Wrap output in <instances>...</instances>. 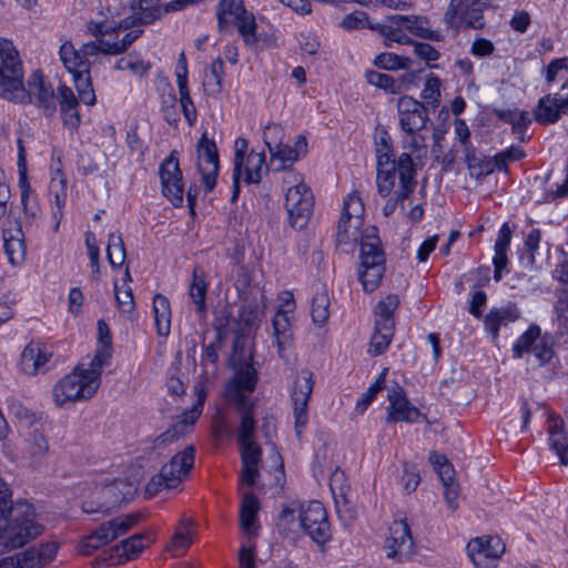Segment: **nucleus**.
Instances as JSON below:
<instances>
[{"instance_id":"obj_10","label":"nucleus","mask_w":568,"mask_h":568,"mask_svg":"<svg viewBox=\"0 0 568 568\" xmlns=\"http://www.w3.org/2000/svg\"><path fill=\"white\" fill-rule=\"evenodd\" d=\"M22 63L11 40L0 38V97L18 101L24 95Z\"/></svg>"},{"instance_id":"obj_13","label":"nucleus","mask_w":568,"mask_h":568,"mask_svg":"<svg viewBox=\"0 0 568 568\" xmlns=\"http://www.w3.org/2000/svg\"><path fill=\"white\" fill-rule=\"evenodd\" d=\"M95 38L94 41L83 43L79 50L70 41L60 47V59L69 72L90 73L91 58H97L100 53L109 54L106 44H110V41L103 37Z\"/></svg>"},{"instance_id":"obj_60","label":"nucleus","mask_w":568,"mask_h":568,"mask_svg":"<svg viewBox=\"0 0 568 568\" xmlns=\"http://www.w3.org/2000/svg\"><path fill=\"white\" fill-rule=\"evenodd\" d=\"M178 89H179V95H180L179 102H180L183 115H184L185 120L189 122V124L193 125L196 121L197 113H196L195 105L190 95L189 84L187 85H179Z\"/></svg>"},{"instance_id":"obj_18","label":"nucleus","mask_w":568,"mask_h":568,"mask_svg":"<svg viewBox=\"0 0 568 568\" xmlns=\"http://www.w3.org/2000/svg\"><path fill=\"white\" fill-rule=\"evenodd\" d=\"M314 387V376L310 371H301L292 388V403L296 435L300 436L308 420L307 405Z\"/></svg>"},{"instance_id":"obj_11","label":"nucleus","mask_w":568,"mask_h":568,"mask_svg":"<svg viewBox=\"0 0 568 568\" xmlns=\"http://www.w3.org/2000/svg\"><path fill=\"white\" fill-rule=\"evenodd\" d=\"M135 493V487L126 479H116L111 484L95 487L84 500L82 509L87 514L109 515L120 504L129 501Z\"/></svg>"},{"instance_id":"obj_47","label":"nucleus","mask_w":568,"mask_h":568,"mask_svg":"<svg viewBox=\"0 0 568 568\" xmlns=\"http://www.w3.org/2000/svg\"><path fill=\"white\" fill-rule=\"evenodd\" d=\"M4 252L12 264H19L24 260L26 245L21 225L16 230V235H3Z\"/></svg>"},{"instance_id":"obj_31","label":"nucleus","mask_w":568,"mask_h":568,"mask_svg":"<svg viewBox=\"0 0 568 568\" xmlns=\"http://www.w3.org/2000/svg\"><path fill=\"white\" fill-rule=\"evenodd\" d=\"M57 552L55 542L32 546L16 555V568H43L53 560Z\"/></svg>"},{"instance_id":"obj_30","label":"nucleus","mask_w":568,"mask_h":568,"mask_svg":"<svg viewBox=\"0 0 568 568\" xmlns=\"http://www.w3.org/2000/svg\"><path fill=\"white\" fill-rule=\"evenodd\" d=\"M51 357L52 353L45 345L31 342L22 351L19 364L20 369L22 373L30 376L45 372Z\"/></svg>"},{"instance_id":"obj_20","label":"nucleus","mask_w":568,"mask_h":568,"mask_svg":"<svg viewBox=\"0 0 568 568\" xmlns=\"http://www.w3.org/2000/svg\"><path fill=\"white\" fill-rule=\"evenodd\" d=\"M505 551V544L499 537L484 536L471 539L467 554L476 568H494Z\"/></svg>"},{"instance_id":"obj_3","label":"nucleus","mask_w":568,"mask_h":568,"mask_svg":"<svg viewBox=\"0 0 568 568\" xmlns=\"http://www.w3.org/2000/svg\"><path fill=\"white\" fill-rule=\"evenodd\" d=\"M43 530L34 508L27 501L11 503V489L0 477V554L19 548Z\"/></svg>"},{"instance_id":"obj_7","label":"nucleus","mask_w":568,"mask_h":568,"mask_svg":"<svg viewBox=\"0 0 568 568\" xmlns=\"http://www.w3.org/2000/svg\"><path fill=\"white\" fill-rule=\"evenodd\" d=\"M283 183L286 187L285 209L290 225L296 230H302L306 226L313 212V193L301 175L293 171L286 173Z\"/></svg>"},{"instance_id":"obj_56","label":"nucleus","mask_w":568,"mask_h":568,"mask_svg":"<svg viewBox=\"0 0 568 568\" xmlns=\"http://www.w3.org/2000/svg\"><path fill=\"white\" fill-rule=\"evenodd\" d=\"M410 59L393 52H383L375 57L374 64L384 70H406L410 67Z\"/></svg>"},{"instance_id":"obj_5","label":"nucleus","mask_w":568,"mask_h":568,"mask_svg":"<svg viewBox=\"0 0 568 568\" xmlns=\"http://www.w3.org/2000/svg\"><path fill=\"white\" fill-rule=\"evenodd\" d=\"M102 369L103 367H93L90 362L87 368L83 365L78 366L61 378L52 388L55 405L62 407L91 398L100 387Z\"/></svg>"},{"instance_id":"obj_17","label":"nucleus","mask_w":568,"mask_h":568,"mask_svg":"<svg viewBox=\"0 0 568 568\" xmlns=\"http://www.w3.org/2000/svg\"><path fill=\"white\" fill-rule=\"evenodd\" d=\"M483 8V0H450L444 20L449 28L465 24L471 29H481L485 24Z\"/></svg>"},{"instance_id":"obj_54","label":"nucleus","mask_w":568,"mask_h":568,"mask_svg":"<svg viewBox=\"0 0 568 568\" xmlns=\"http://www.w3.org/2000/svg\"><path fill=\"white\" fill-rule=\"evenodd\" d=\"M402 143L403 149L407 150L406 153L410 155L413 162V156L417 160H420L422 158L426 156V141L425 138L420 133H418V131L405 132V136Z\"/></svg>"},{"instance_id":"obj_4","label":"nucleus","mask_w":568,"mask_h":568,"mask_svg":"<svg viewBox=\"0 0 568 568\" xmlns=\"http://www.w3.org/2000/svg\"><path fill=\"white\" fill-rule=\"evenodd\" d=\"M276 526L278 532L291 541H296L303 535L310 536L318 545L331 539L326 509L317 500L287 504L280 513Z\"/></svg>"},{"instance_id":"obj_16","label":"nucleus","mask_w":568,"mask_h":568,"mask_svg":"<svg viewBox=\"0 0 568 568\" xmlns=\"http://www.w3.org/2000/svg\"><path fill=\"white\" fill-rule=\"evenodd\" d=\"M22 430L24 450L33 460L42 459L49 452V443L41 422L27 409L17 412Z\"/></svg>"},{"instance_id":"obj_52","label":"nucleus","mask_w":568,"mask_h":568,"mask_svg":"<svg viewBox=\"0 0 568 568\" xmlns=\"http://www.w3.org/2000/svg\"><path fill=\"white\" fill-rule=\"evenodd\" d=\"M271 165L275 171H285L298 160L296 152L288 144H281L270 152Z\"/></svg>"},{"instance_id":"obj_38","label":"nucleus","mask_w":568,"mask_h":568,"mask_svg":"<svg viewBox=\"0 0 568 568\" xmlns=\"http://www.w3.org/2000/svg\"><path fill=\"white\" fill-rule=\"evenodd\" d=\"M465 162L470 175L476 180L484 179L495 170L491 158L478 153L474 148H467L465 152Z\"/></svg>"},{"instance_id":"obj_62","label":"nucleus","mask_w":568,"mask_h":568,"mask_svg":"<svg viewBox=\"0 0 568 568\" xmlns=\"http://www.w3.org/2000/svg\"><path fill=\"white\" fill-rule=\"evenodd\" d=\"M143 34L142 29H133L130 30L124 37L115 42H110L106 44L109 55H118L126 51V49L141 36Z\"/></svg>"},{"instance_id":"obj_55","label":"nucleus","mask_w":568,"mask_h":568,"mask_svg":"<svg viewBox=\"0 0 568 568\" xmlns=\"http://www.w3.org/2000/svg\"><path fill=\"white\" fill-rule=\"evenodd\" d=\"M151 64L145 62L139 54L130 53L119 59L114 65L115 70H130L133 74L143 77L150 70Z\"/></svg>"},{"instance_id":"obj_35","label":"nucleus","mask_w":568,"mask_h":568,"mask_svg":"<svg viewBox=\"0 0 568 568\" xmlns=\"http://www.w3.org/2000/svg\"><path fill=\"white\" fill-rule=\"evenodd\" d=\"M144 26L140 21V17L136 12L123 18L119 22L115 21H90L88 23V31L94 37H104L106 34H116L120 31L138 29L136 27Z\"/></svg>"},{"instance_id":"obj_43","label":"nucleus","mask_w":568,"mask_h":568,"mask_svg":"<svg viewBox=\"0 0 568 568\" xmlns=\"http://www.w3.org/2000/svg\"><path fill=\"white\" fill-rule=\"evenodd\" d=\"M130 10L136 12L140 21L145 26L152 24L164 17L162 3L154 0H132Z\"/></svg>"},{"instance_id":"obj_36","label":"nucleus","mask_w":568,"mask_h":568,"mask_svg":"<svg viewBox=\"0 0 568 568\" xmlns=\"http://www.w3.org/2000/svg\"><path fill=\"white\" fill-rule=\"evenodd\" d=\"M511 241V230L508 223H504L498 231L495 242V255L493 257L494 275L493 278L499 282L503 277V272L507 268V251Z\"/></svg>"},{"instance_id":"obj_28","label":"nucleus","mask_w":568,"mask_h":568,"mask_svg":"<svg viewBox=\"0 0 568 568\" xmlns=\"http://www.w3.org/2000/svg\"><path fill=\"white\" fill-rule=\"evenodd\" d=\"M397 111L400 129L404 132L420 131L425 128L428 116L419 101L407 95L402 97L397 102Z\"/></svg>"},{"instance_id":"obj_53","label":"nucleus","mask_w":568,"mask_h":568,"mask_svg":"<svg viewBox=\"0 0 568 568\" xmlns=\"http://www.w3.org/2000/svg\"><path fill=\"white\" fill-rule=\"evenodd\" d=\"M106 254L112 267L122 266L125 261V246L120 233H111L108 240Z\"/></svg>"},{"instance_id":"obj_32","label":"nucleus","mask_w":568,"mask_h":568,"mask_svg":"<svg viewBox=\"0 0 568 568\" xmlns=\"http://www.w3.org/2000/svg\"><path fill=\"white\" fill-rule=\"evenodd\" d=\"M57 100L63 125L71 132L77 131L81 124L78 98L69 87L61 84L58 88Z\"/></svg>"},{"instance_id":"obj_34","label":"nucleus","mask_w":568,"mask_h":568,"mask_svg":"<svg viewBox=\"0 0 568 568\" xmlns=\"http://www.w3.org/2000/svg\"><path fill=\"white\" fill-rule=\"evenodd\" d=\"M241 446L242 457V475L241 483L243 485L253 486L256 477L258 476V463L261 460L262 450L261 447L254 442L239 443Z\"/></svg>"},{"instance_id":"obj_63","label":"nucleus","mask_w":568,"mask_h":568,"mask_svg":"<svg viewBox=\"0 0 568 568\" xmlns=\"http://www.w3.org/2000/svg\"><path fill=\"white\" fill-rule=\"evenodd\" d=\"M262 320L263 312L257 305H248L241 311L240 321L247 332L256 329Z\"/></svg>"},{"instance_id":"obj_48","label":"nucleus","mask_w":568,"mask_h":568,"mask_svg":"<svg viewBox=\"0 0 568 568\" xmlns=\"http://www.w3.org/2000/svg\"><path fill=\"white\" fill-rule=\"evenodd\" d=\"M395 327L392 325L375 324L374 333L368 346V353L373 356L383 354L389 346L394 336Z\"/></svg>"},{"instance_id":"obj_45","label":"nucleus","mask_w":568,"mask_h":568,"mask_svg":"<svg viewBox=\"0 0 568 568\" xmlns=\"http://www.w3.org/2000/svg\"><path fill=\"white\" fill-rule=\"evenodd\" d=\"M496 114L498 119L511 125L513 132L520 135V141H525L524 134L531 123V119L529 118V113L527 111L517 109H503L498 110Z\"/></svg>"},{"instance_id":"obj_29","label":"nucleus","mask_w":568,"mask_h":568,"mask_svg":"<svg viewBox=\"0 0 568 568\" xmlns=\"http://www.w3.org/2000/svg\"><path fill=\"white\" fill-rule=\"evenodd\" d=\"M561 114H568V93L542 97L534 111L535 121L542 125L556 123Z\"/></svg>"},{"instance_id":"obj_49","label":"nucleus","mask_w":568,"mask_h":568,"mask_svg":"<svg viewBox=\"0 0 568 568\" xmlns=\"http://www.w3.org/2000/svg\"><path fill=\"white\" fill-rule=\"evenodd\" d=\"M329 295L325 287L318 290L313 296L311 316L313 322L323 326L329 317Z\"/></svg>"},{"instance_id":"obj_33","label":"nucleus","mask_w":568,"mask_h":568,"mask_svg":"<svg viewBox=\"0 0 568 568\" xmlns=\"http://www.w3.org/2000/svg\"><path fill=\"white\" fill-rule=\"evenodd\" d=\"M389 20L418 38L430 41H442L444 39L440 31L429 28V20L426 17L394 14L389 17Z\"/></svg>"},{"instance_id":"obj_24","label":"nucleus","mask_w":568,"mask_h":568,"mask_svg":"<svg viewBox=\"0 0 568 568\" xmlns=\"http://www.w3.org/2000/svg\"><path fill=\"white\" fill-rule=\"evenodd\" d=\"M29 101L33 103L44 116L52 118L57 112V94L50 83H47L40 71L34 72L27 83Z\"/></svg>"},{"instance_id":"obj_19","label":"nucleus","mask_w":568,"mask_h":568,"mask_svg":"<svg viewBox=\"0 0 568 568\" xmlns=\"http://www.w3.org/2000/svg\"><path fill=\"white\" fill-rule=\"evenodd\" d=\"M197 171L201 175V182L206 192H212L216 185L220 159L215 142L203 133L197 141Z\"/></svg>"},{"instance_id":"obj_27","label":"nucleus","mask_w":568,"mask_h":568,"mask_svg":"<svg viewBox=\"0 0 568 568\" xmlns=\"http://www.w3.org/2000/svg\"><path fill=\"white\" fill-rule=\"evenodd\" d=\"M387 399L389 403L387 422H405L414 423L418 419L419 410L407 399L404 389L394 384L387 390Z\"/></svg>"},{"instance_id":"obj_9","label":"nucleus","mask_w":568,"mask_h":568,"mask_svg":"<svg viewBox=\"0 0 568 568\" xmlns=\"http://www.w3.org/2000/svg\"><path fill=\"white\" fill-rule=\"evenodd\" d=\"M194 465V448L187 446L164 464L145 486V495L154 497L163 490L175 489L189 475Z\"/></svg>"},{"instance_id":"obj_23","label":"nucleus","mask_w":568,"mask_h":568,"mask_svg":"<svg viewBox=\"0 0 568 568\" xmlns=\"http://www.w3.org/2000/svg\"><path fill=\"white\" fill-rule=\"evenodd\" d=\"M386 555L398 562L408 560L414 554V542L405 520H396L389 527L386 539Z\"/></svg>"},{"instance_id":"obj_46","label":"nucleus","mask_w":568,"mask_h":568,"mask_svg":"<svg viewBox=\"0 0 568 568\" xmlns=\"http://www.w3.org/2000/svg\"><path fill=\"white\" fill-rule=\"evenodd\" d=\"M153 311L158 334L160 336H168L171 328V308L169 300L161 294H156L153 298Z\"/></svg>"},{"instance_id":"obj_14","label":"nucleus","mask_w":568,"mask_h":568,"mask_svg":"<svg viewBox=\"0 0 568 568\" xmlns=\"http://www.w3.org/2000/svg\"><path fill=\"white\" fill-rule=\"evenodd\" d=\"M148 534H135L121 542L104 549L92 560L93 568H102L112 565H123L136 559L141 552L152 544Z\"/></svg>"},{"instance_id":"obj_44","label":"nucleus","mask_w":568,"mask_h":568,"mask_svg":"<svg viewBox=\"0 0 568 568\" xmlns=\"http://www.w3.org/2000/svg\"><path fill=\"white\" fill-rule=\"evenodd\" d=\"M258 511V500L252 493H245L242 498L240 520L242 529L246 534H253L256 530V515Z\"/></svg>"},{"instance_id":"obj_6","label":"nucleus","mask_w":568,"mask_h":568,"mask_svg":"<svg viewBox=\"0 0 568 568\" xmlns=\"http://www.w3.org/2000/svg\"><path fill=\"white\" fill-rule=\"evenodd\" d=\"M217 28L221 32L236 28L247 48L257 47L262 34H257L256 18L245 8L244 0H220L215 7Z\"/></svg>"},{"instance_id":"obj_42","label":"nucleus","mask_w":568,"mask_h":568,"mask_svg":"<svg viewBox=\"0 0 568 568\" xmlns=\"http://www.w3.org/2000/svg\"><path fill=\"white\" fill-rule=\"evenodd\" d=\"M272 325L278 355L283 356L285 349L290 346L292 338L290 315L276 312L273 317Z\"/></svg>"},{"instance_id":"obj_26","label":"nucleus","mask_w":568,"mask_h":568,"mask_svg":"<svg viewBox=\"0 0 568 568\" xmlns=\"http://www.w3.org/2000/svg\"><path fill=\"white\" fill-rule=\"evenodd\" d=\"M204 394L201 392L199 394V399L195 405L192 406L191 409L185 410L181 415L176 416L172 428L160 435L156 439V443L160 446L165 444L173 443L186 434H189L200 415L202 414L203 408Z\"/></svg>"},{"instance_id":"obj_51","label":"nucleus","mask_w":568,"mask_h":568,"mask_svg":"<svg viewBox=\"0 0 568 568\" xmlns=\"http://www.w3.org/2000/svg\"><path fill=\"white\" fill-rule=\"evenodd\" d=\"M73 78L75 89L78 91V100L85 105L92 106L95 104V93L92 88L90 73L70 72Z\"/></svg>"},{"instance_id":"obj_39","label":"nucleus","mask_w":568,"mask_h":568,"mask_svg":"<svg viewBox=\"0 0 568 568\" xmlns=\"http://www.w3.org/2000/svg\"><path fill=\"white\" fill-rule=\"evenodd\" d=\"M549 445L562 465H568V435L558 418L549 420Z\"/></svg>"},{"instance_id":"obj_2","label":"nucleus","mask_w":568,"mask_h":568,"mask_svg":"<svg viewBox=\"0 0 568 568\" xmlns=\"http://www.w3.org/2000/svg\"><path fill=\"white\" fill-rule=\"evenodd\" d=\"M252 353L240 348V339L234 344L232 362L239 365L236 373L225 385V398L241 413V424L237 432L239 443L254 440L255 420L253 418L254 404L250 396L255 389L257 376L251 365Z\"/></svg>"},{"instance_id":"obj_61","label":"nucleus","mask_w":568,"mask_h":568,"mask_svg":"<svg viewBox=\"0 0 568 568\" xmlns=\"http://www.w3.org/2000/svg\"><path fill=\"white\" fill-rule=\"evenodd\" d=\"M284 129L280 124L270 123L263 130V140L268 152L283 144Z\"/></svg>"},{"instance_id":"obj_40","label":"nucleus","mask_w":568,"mask_h":568,"mask_svg":"<svg viewBox=\"0 0 568 568\" xmlns=\"http://www.w3.org/2000/svg\"><path fill=\"white\" fill-rule=\"evenodd\" d=\"M194 537V529L192 521L183 519L179 523L172 537L171 544L168 546V550L172 552V556L179 557L184 550L192 544Z\"/></svg>"},{"instance_id":"obj_25","label":"nucleus","mask_w":568,"mask_h":568,"mask_svg":"<svg viewBox=\"0 0 568 568\" xmlns=\"http://www.w3.org/2000/svg\"><path fill=\"white\" fill-rule=\"evenodd\" d=\"M376 152V186L381 196H388L395 187L396 175L399 176V161L395 159L393 146L375 150Z\"/></svg>"},{"instance_id":"obj_64","label":"nucleus","mask_w":568,"mask_h":568,"mask_svg":"<svg viewBox=\"0 0 568 568\" xmlns=\"http://www.w3.org/2000/svg\"><path fill=\"white\" fill-rule=\"evenodd\" d=\"M118 307L122 313L131 314L134 310V298L130 286H114Z\"/></svg>"},{"instance_id":"obj_41","label":"nucleus","mask_w":568,"mask_h":568,"mask_svg":"<svg viewBox=\"0 0 568 568\" xmlns=\"http://www.w3.org/2000/svg\"><path fill=\"white\" fill-rule=\"evenodd\" d=\"M224 75V62L221 58H216L210 64L203 80L204 91L207 95L216 98L222 92Z\"/></svg>"},{"instance_id":"obj_37","label":"nucleus","mask_w":568,"mask_h":568,"mask_svg":"<svg viewBox=\"0 0 568 568\" xmlns=\"http://www.w3.org/2000/svg\"><path fill=\"white\" fill-rule=\"evenodd\" d=\"M112 356V341L109 326L102 320L98 322V345L92 362L93 367H105Z\"/></svg>"},{"instance_id":"obj_57","label":"nucleus","mask_w":568,"mask_h":568,"mask_svg":"<svg viewBox=\"0 0 568 568\" xmlns=\"http://www.w3.org/2000/svg\"><path fill=\"white\" fill-rule=\"evenodd\" d=\"M366 81L379 89L385 90L388 93H398L402 88V83L396 81L388 74L381 73L375 70H368L365 73Z\"/></svg>"},{"instance_id":"obj_22","label":"nucleus","mask_w":568,"mask_h":568,"mask_svg":"<svg viewBox=\"0 0 568 568\" xmlns=\"http://www.w3.org/2000/svg\"><path fill=\"white\" fill-rule=\"evenodd\" d=\"M513 351L516 357H521L524 353L532 354L539 365L548 363L554 356L551 344L546 337L540 336V329L538 326H530L518 338Z\"/></svg>"},{"instance_id":"obj_50","label":"nucleus","mask_w":568,"mask_h":568,"mask_svg":"<svg viewBox=\"0 0 568 568\" xmlns=\"http://www.w3.org/2000/svg\"><path fill=\"white\" fill-rule=\"evenodd\" d=\"M399 305V300L396 295H387L382 298L374 311L375 324L377 325H392L395 327L394 312Z\"/></svg>"},{"instance_id":"obj_12","label":"nucleus","mask_w":568,"mask_h":568,"mask_svg":"<svg viewBox=\"0 0 568 568\" xmlns=\"http://www.w3.org/2000/svg\"><path fill=\"white\" fill-rule=\"evenodd\" d=\"M139 520V514H131L102 523L91 534L82 538L78 545V552L82 556L92 555L95 550L126 534Z\"/></svg>"},{"instance_id":"obj_1","label":"nucleus","mask_w":568,"mask_h":568,"mask_svg":"<svg viewBox=\"0 0 568 568\" xmlns=\"http://www.w3.org/2000/svg\"><path fill=\"white\" fill-rule=\"evenodd\" d=\"M364 212V203L358 192L353 191L344 200L337 223L336 243L352 250L361 242L358 280L361 284H378L385 271V257L377 236H367V241H363Z\"/></svg>"},{"instance_id":"obj_8","label":"nucleus","mask_w":568,"mask_h":568,"mask_svg":"<svg viewBox=\"0 0 568 568\" xmlns=\"http://www.w3.org/2000/svg\"><path fill=\"white\" fill-rule=\"evenodd\" d=\"M247 141L239 138L235 141L234 153V169H233V195L232 202L237 200L240 193V181L243 180L246 184H258L265 173L268 172V166L265 161L264 152H256L252 150L246 154Z\"/></svg>"},{"instance_id":"obj_58","label":"nucleus","mask_w":568,"mask_h":568,"mask_svg":"<svg viewBox=\"0 0 568 568\" xmlns=\"http://www.w3.org/2000/svg\"><path fill=\"white\" fill-rule=\"evenodd\" d=\"M429 462L432 463L434 469L438 474L443 485L454 483L455 471L452 464L446 459L445 456L439 455L437 453H432L429 455Z\"/></svg>"},{"instance_id":"obj_15","label":"nucleus","mask_w":568,"mask_h":568,"mask_svg":"<svg viewBox=\"0 0 568 568\" xmlns=\"http://www.w3.org/2000/svg\"><path fill=\"white\" fill-rule=\"evenodd\" d=\"M399 181L397 189H393L392 193L387 196L388 200L382 207L383 215L390 216L397 206L404 210V202L410 197L416 187V169L412 158L408 153L400 154L399 161Z\"/></svg>"},{"instance_id":"obj_21","label":"nucleus","mask_w":568,"mask_h":568,"mask_svg":"<svg viewBox=\"0 0 568 568\" xmlns=\"http://www.w3.org/2000/svg\"><path fill=\"white\" fill-rule=\"evenodd\" d=\"M163 195L179 207L183 203L184 187L176 151H172L160 166Z\"/></svg>"},{"instance_id":"obj_59","label":"nucleus","mask_w":568,"mask_h":568,"mask_svg":"<svg viewBox=\"0 0 568 568\" xmlns=\"http://www.w3.org/2000/svg\"><path fill=\"white\" fill-rule=\"evenodd\" d=\"M18 172H19V181L18 185L21 192V200H26L27 197H30L31 187L28 181L27 175V161H26V150L21 145V142L19 141V152H18Z\"/></svg>"}]
</instances>
